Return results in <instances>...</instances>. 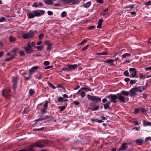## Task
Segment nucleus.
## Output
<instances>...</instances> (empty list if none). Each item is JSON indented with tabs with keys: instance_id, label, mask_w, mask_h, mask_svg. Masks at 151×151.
<instances>
[{
	"instance_id": "obj_1",
	"label": "nucleus",
	"mask_w": 151,
	"mask_h": 151,
	"mask_svg": "<svg viewBox=\"0 0 151 151\" xmlns=\"http://www.w3.org/2000/svg\"><path fill=\"white\" fill-rule=\"evenodd\" d=\"M129 96V92L124 90H123L120 93H117L116 95L111 94L106 97L111 99L109 101L111 103L113 102L114 104L116 103L117 102L116 100L118 99L120 101L125 104L126 101H129V98L127 97Z\"/></svg>"
},
{
	"instance_id": "obj_2",
	"label": "nucleus",
	"mask_w": 151,
	"mask_h": 151,
	"mask_svg": "<svg viewBox=\"0 0 151 151\" xmlns=\"http://www.w3.org/2000/svg\"><path fill=\"white\" fill-rule=\"evenodd\" d=\"M45 11L42 10L34 11L32 12H29L27 14L28 19H32L35 17H38L44 14Z\"/></svg>"
},
{
	"instance_id": "obj_3",
	"label": "nucleus",
	"mask_w": 151,
	"mask_h": 151,
	"mask_svg": "<svg viewBox=\"0 0 151 151\" xmlns=\"http://www.w3.org/2000/svg\"><path fill=\"white\" fill-rule=\"evenodd\" d=\"M42 141H39L33 144L30 146L29 148L26 149V151H35L33 150V147H40L41 148L43 147L45 145L42 144Z\"/></svg>"
},
{
	"instance_id": "obj_4",
	"label": "nucleus",
	"mask_w": 151,
	"mask_h": 151,
	"mask_svg": "<svg viewBox=\"0 0 151 151\" xmlns=\"http://www.w3.org/2000/svg\"><path fill=\"white\" fill-rule=\"evenodd\" d=\"M34 32L35 31L33 30H30L28 33L23 34L22 37L25 39L30 38L34 36Z\"/></svg>"
},
{
	"instance_id": "obj_5",
	"label": "nucleus",
	"mask_w": 151,
	"mask_h": 151,
	"mask_svg": "<svg viewBox=\"0 0 151 151\" xmlns=\"http://www.w3.org/2000/svg\"><path fill=\"white\" fill-rule=\"evenodd\" d=\"M87 98L89 100L96 102L97 103L101 101V99L97 96H92L90 95H88Z\"/></svg>"
},
{
	"instance_id": "obj_6",
	"label": "nucleus",
	"mask_w": 151,
	"mask_h": 151,
	"mask_svg": "<svg viewBox=\"0 0 151 151\" xmlns=\"http://www.w3.org/2000/svg\"><path fill=\"white\" fill-rule=\"evenodd\" d=\"M129 71L131 73L129 77L132 78H138V76L137 75V72L136 69L135 68H130Z\"/></svg>"
},
{
	"instance_id": "obj_7",
	"label": "nucleus",
	"mask_w": 151,
	"mask_h": 151,
	"mask_svg": "<svg viewBox=\"0 0 151 151\" xmlns=\"http://www.w3.org/2000/svg\"><path fill=\"white\" fill-rule=\"evenodd\" d=\"M2 95L4 97L8 98L10 96V93L11 92V90L8 88L2 90Z\"/></svg>"
},
{
	"instance_id": "obj_8",
	"label": "nucleus",
	"mask_w": 151,
	"mask_h": 151,
	"mask_svg": "<svg viewBox=\"0 0 151 151\" xmlns=\"http://www.w3.org/2000/svg\"><path fill=\"white\" fill-rule=\"evenodd\" d=\"M39 67L37 66L33 67L29 71V76L30 77H31L32 76L33 74V73L37 71Z\"/></svg>"
},
{
	"instance_id": "obj_9",
	"label": "nucleus",
	"mask_w": 151,
	"mask_h": 151,
	"mask_svg": "<svg viewBox=\"0 0 151 151\" xmlns=\"http://www.w3.org/2000/svg\"><path fill=\"white\" fill-rule=\"evenodd\" d=\"M24 48L25 52L27 54H30L33 52V50L29 45H27V47H24Z\"/></svg>"
},
{
	"instance_id": "obj_10",
	"label": "nucleus",
	"mask_w": 151,
	"mask_h": 151,
	"mask_svg": "<svg viewBox=\"0 0 151 151\" xmlns=\"http://www.w3.org/2000/svg\"><path fill=\"white\" fill-rule=\"evenodd\" d=\"M18 78L17 77L14 78L12 81L13 82V91H15L17 87Z\"/></svg>"
},
{
	"instance_id": "obj_11",
	"label": "nucleus",
	"mask_w": 151,
	"mask_h": 151,
	"mask_svg": "<svg viewBox=\"0 0 151 151\" xmlns=\"http://www.w3.org/2000/svg\"><path fill=\"white\" fill-rule=\"evenodd\" d=\"M48 102L47 101H45V104L44 105L43 108L41 109L40 110L42 113H44L46 112V110L48 107Z\"/></svg>"
},
{
	"instance_id": "obj_12",
	"label": "nucleus",
	"mask_w": 151,
	"mask_h": 151,
	"mask_svg": "<svg viewBox=\"0 0 151 151\" xmlns=\"http://www.w3.org/2000/svg\"><path fill=\"white\" fill-rule=\"evenodd\" d=\"M50 118V120H52L54 119L53 117V116H52L51 115H50V116H45L43 118H42L40 119H37V120H35V121L38 122L39 121H42V120H44L49 119Z\"/></svg>"
},
{
	"instance_id": "obj_13",
	"label": "nucleus",
	"mask_w": 151,
	"mask_h": 151,
	"mask_svg": "<svg viewBox=\"0 0 151 151\" xmlns=\"http://www.w3.org/2000/svg\"><path fill=\"white\" fill-rule=\"evenodd\" d=\"M144 140L143 139H138L132 142H135L136 144L138 145H142L144 143Z\"/></svg>"
},
{
	"instance_id": "obj_14",
	"label": "nucleus",
	"mask_w": 151,
	"mask_h": 151,
	"mask_svg": "<svg viewBox=\"0 0 151 151\" xmlns=\"http://www.w3.org/2000/svg\"><path fill=\"white\" fill-rule=\"evenodd\" d=\"M127 143H123L121 145V147L119 149V150L122 151L128 148Z\"/></svg>"
},
{
	"instance_id": "obj_15",
	"label": "nucleus",
	"mask_w": 151,
	"mask_h": 151,
	"mask_svg": "<svg viewBox=\"0 0 151 151\" xmlns=\"http://www.w3.org/2000/svg\"><path fill=\"white\" fill-rule=\"evenodd\" d=\"M45 44L47 45V50H50L51 49L52 44L49 41H47L45 42Z\"/></svg>"
},
{
	"instance_id": "obj_16",
	"label": "nucleus",
	"mask_w": 151,
	"mask_h": 151,
	"mask_svg": "<svg viewBox=\"0 0 151 151\" xmlns=\"http://www.w3.org/2000/svg\"><path fill=\"white\" fill-rule=\"evenodd\" d=\"M104 20L102 19H100L98 22V25L97 27L98 29H100L101 28V25Z\"/></svg>"
},
{
	"instance_id": "obj_17",
	"label": "nucleus",
	"mask_w": 151,
	"mask_h": 151,
	"mask_svg": "<svg viewBox=\"0 0 151 151\" xmlns=\"http://www.w3.org/2000/svg\"><path fill=\"white\" fill-rule=\"evenodd\" d=\"M130 93H129V95L130 94L131 96L135 95L136 93V91L134 90V88H132L130 91Z\"/></svg>"
},
{
	"instance_id": "obj_18",
	"label": "nucleus",
	"mask_w": 151,
	"mask_h": 151,
	"mask_svg": "<svg viewBox=\"0 0 151 151\" xmlns=\"http://www.w3.org/2000/svg\"><path fill=\"white\" fill-rule=\"evenodd\" d=\"M58 102H65V101H68V100L67 99H64V98L63 97L60 96L59 97L58 99Z\"/></svg>"
},
{
	"instance_id": "obj_19",
	"label": "nucleus",
	"mask_w": 151,
	"mask_h": 151,
	"mask_svg": "<svg viewBox=\"0 0 151 151\" xmlns=\"http://www.w3.org/2000/svg\"><path fill=\"white\" fill-rule=\"evenodd\" d=\"M68 66L69 67L68 68H69V69L70 68L74 70L78 67V65L77 64H76L72 65H68Z\"/></svg>"
},
{
	"instance_id": "obj_20",
	"label": "nucleus",
	"mask_w": 151,
	"mask_h": 151,
	"mask_svg": "<svg viewBox=\"0 0 151 151\" xmlns=\"http://www.w3.org/2000/svg\"><path fill=\"white\" fill-rule=\"evenodd\" d=\"M110 104L111 103L109 101L106 104H104L103 105L104 106V109L105 110H106L108 109H109L110 108Z\"/></svg>"
},
{
	"instance_id": "obj_21",
	"label": "nucleus",
	"mask_w": 151,
	"mask_h": 151,
	"mask_svg": "<svg viewBox=\"0 0 151 151\" xmlns=\"http://www.w3.org/2000/svg\"><path fill=\"white\" fill-rule=\"evenodd\" d=\"M68 105V103H66L65 104V105L63 106H62L60 107H59V108L60 109V111H63L64 109H65Z\"/></svg>"
},
{
	"instance_id": "obj_22",
	"label": "nucleus",
	"mask_w": 151,
	"mask_h": 151,
	"mask_svg": "<svg viewBox=\"0 0 151 151\" xmlns=\"http://www.w3.org/2000/svg\"><path fill=\"white\" fill-rule=\"evenodd\" d=\"M91 4V1H89L86 3L83 4V6L84 7L86 8H88L89 7Z\"/></svg>"
},
{
	"instance_id": "obj_23",
	"label": "nucleus",
	"mask_w": 151,
	"mask_h": 151,
	"mask_svg": "<svg viewBox=\"0 0 151 151\" xmlns=\"http://www.w3.org/2000/svg\"><path fill=\"white\" fill-rule=\"evenodd\" d=\"M45 3L47 4H52L53 2L52 0H45L44 1Z\"/></svg>"
},
{
	"instance_id": "obj_24",
	"label": "nucleus",
	"mask_w": 151,
	"mask_h": 151,
	"mask_svg": "<svg viewBox=\"0 0 151 151\" xmlns=\"http://www.w3.org/2000/svg\"><path fill=\"white\" fill-rule=\"evenodd\" d=\"M143 124L145 126H151V122H149L145 120L143 121Z\"/></svg>"
},
{
	"instance_id": "obj_25",
	"label": "nucleus",
	"mask_w": 151,
	"mask_h": 151,
	"mask_svg": "<svg viewBox=\"0 0 151 151\" xmlns=\"http://www.w3.org/2000/svg\"><path fill=\"white\" fill-rule=\"evenodd\" d=\"M131 56V54L130 53H126L124 54L122 56V57L123 58H125L127 57H129Z\"/></svg>"
},
{
	"instance_id": "obj_26",
	"label": "nucleus",
	"mask_w": 151,
	"mask_h": 151,
	"mask_svg": "<svg viewBox=\"0 0 151 151\" xmlns=\"http://www.w3.org/2000/svg\"><path fill=\"white\" fill-rule=\"evenodd\" d=\"M62 1L63 4H67L72 2V0H62Z\"/></svg>"
},
{
	"instance_id": "obj_27",
	"label": "nucleus",
	"mask_w": 151,
	"mask_h": 151,
	"mask_svg": "<svg viewBox=\"0 0 151 151\" xmlns=\"http://www.w3.org/2000/svg\"><path fill=\"white\" fill-rule=\"evenodd\" d=\"M134 90L136 91V92H142V90H141L140 86L134 88Z\"/></svg>"
},
{
	"instance_id": "obj_28",
	"label": "nucleus",
	"mask_w": 151,
	"mask_h": 151,
	"mask_svg": "<svg viewBox=\"0 0 151 151\" xmlns=\"http://www.w3.org/2000/svg\"><path fill=\"white\" fill-rule=\"evenodd\" d=\"M97 55H108V52H101L97 53Z\"/></svg>"
},
{
	"instance_id": "obj_29",
	"label": "nucleus",
	"mask_w": 151,
	"mask_h": 151,
	"mask_svg": "<svg viewBox=\"0 0 151 151\" xmlns=\"http://www.w3.org/2000/svg\"><path fill=\"white\" fill-rule=\"evenodd\" d=\"M43 47L42 46H36L34 47V48H37L38 50L41 51L43 49Z\"/></svg>"
},
{
	"instance_id": "obj_30",
	"label": "nucleus",
	"mask_w": 151,
	"mask_h": 151,
	"mask_svg": "<svg viewBox=\"0 0 151 151\" xmlns=\"http://www.w3.org/2000/svg\"><path fill=\"white\" fill-rule=\"evenodd\" d=\"M99 106H94L92 107L91 110L92 111H93L97 110L99 109Z\"/></svg>"
},
{
	"instance_id": "obj_31",
	"label": "nucleus",
	"mask_w": 151,
	"mask_h": 151,
	"mask_svg": "<svg viewBox=\"0 0 151 151\" xmlns=\"http://www.w3.org/2000/svg\"><path fill=\"white\" fill-rule=\"evenodd\" d=\"M34 93H35V92H34V90H33L32 89H29V96H32Z\"/></svg>"
},
{
	"instance_id": "obj_32",
	"label": "nucleus",
	"mask_w": 151,
	"mask_h": 151,
	"mask_svg": "<svg viewBox=\"0 0 151 151\" xmlns=\"http://www.w3.org/2000/svg\"><path fill=\"white\" fill-rule=\"evenodd\" d=\"M9 39L10 42H13L15 41L16 39L12 36H10L9 37Z\"/></svg>"
},
{
	"instance_id": "obj_33",
	"label": "nucleus",
	"mask_w": 151,
	"mask_h": 151,
	"mask_svg": "<svg viewBox=\"0 0 151 151\" xmlns=\"http://www.w3.org/2000/svg\"><path fill=\"white\" fill-rule=\"evenodd\" d=\"M114 62V60L113 59H109L107 60H105L104 61V63H113Z\"/></svg>"
},
{
	"instance_id": "obj_34",
	"label": "nucleus",
	"mask_w": 151,
	"mask_h": 151,
	"mask_svg": "<svg viewBox=\"0 0 151 151\" xmlns=\"http://www.w3.org/2000/svg\"><path fill=\"white\" fill-rule=\"evenodd\" d=\"M73 2V4H78L80 1L79 0H72V2Z\"/></svg>"
},
{
	"instance_id": "obj_35",
	"label": "nucleus",
	"mask_w": 151,
	"mask_h": 151,
	"mask_svg": "<svg viewBox=\"0 0 151 151\" xmlns=\"http://www.w3.org/2000/svg\"><path fill=\"white\" fill-rule=\"evenodd\" d=\"M67 16V13L66 12L64 11L61 14V16L62 17H64Z\"/></svg>"
},
{
	"instance_id": "obj_36",
	"label": "nucleus",
	"mask_w": 151,
	"mask_h": 151,
	"mask_svg": "<svg viewBox=\"0 0 151 151\" xmlns=\"http://www.w3.org/2000/svg\"><path fill=\"white\" fill-rule=\"evenodd\" d=\"M124 75L127 77L129 76V73L127 70H126L124 71Z\"/></svg>"
},
{
	"instance_id": "obj_37",
	"label": "nucleus",
	"mask_w": 151,
	"mask_h": 151,
	"mask_svg": "<svg viewBox=\"0 0 151 151\" xmlns=\"http://www.w3.org/2000/svg\"><path fill=\"white\" fill-rule=\"evenodd\" d=\"M19 48H16L15 49L13 48V49L11 50V52L12 53H16V52H17Z\"/></svg>"
},
{
	"instance_id": "obj_38",
	"label": "nucleus",
	"mask_w": 151,
	"mask_h": 151,
	"mask_svg": "<svg viewBox=\"0 0 151 151\" xmlns=\"http://www.w3.org/2000/svg\"><path fill=\"white\" fill-rule=\"evenodd\" d=\"M27 45H29L31 47V48H32L33 47L35 46V43L34 42H32L30 43H28Z\"/></svg>"
},
{
	"instance_id": "obj_39",
	"label": "nucleus",
	"mask_w": 151,
	"mask_h": 151,
	"mask_svg": "<svg viewBox=\"0 0 151 151\" xmlns=\"http://www.w3.org/2000/svg\"><path fill=\"white\" fill-rule=\"evenodd\" d=\"M137 81L136 80H130V83L131 85H132L135 83Z\"/></svg>"
},
{
	"instance_id": "obj_40",
	"label": "nucleus",
	"mask_w": 151,
	"mask_h": 151,
	"mask_svg": "<svg viewBox=\"0 0 151 151\" xmlns=\"http://www.w3.org/2000/svg\"><path fill=\"white\" fill-rule=\"evenodd\" d=\"M44 35L42 33L40 34L39 35L38 38L39 40H40L44 37Z\"/></svg>"
},
{
	"instance_id": "obj_41",
	"label": "nucleus",
	"mask_w": 151,
	"mask_h": 151,
	"mask_svg": "<svg viewBox=\"0 0 151 151\" xmlns=\"http://www.w3.org/2000/svg\"><path fill=\"white\" fill-rule=\"evenodd\" d=\"M48 85L50 87L52 88L53 89H55L56 88L52 84L50 83V82L48 83Z\"/></svg>"
},
{
	"instance_id": "obj_42",
	"label": "nucleus",
	"mask_w": 151,
	"mask_h": 151,
	"mask_svg": "<svg viewBox=\"0 0 151 151\" xmlns=\"http://www.w3.org/2000/svg\"><path fill=\"white\" fill-rule=\"evenodd\" d=\"M147 83L146 84V85L143 86H140L141 89L142 90H144L145 89H146L147 88Z\"/></svg>"
},
{
	"instance_id": "obj_43",
	"label": "nucleus",
	"mask_w": 151,
	"mask_h": 151,
	"mask_svg": "<svg viewBox=\"0 0 151 151\" xmlns=\"http://www.w3.org/2000/svg\"><path fill=\"white\" fill-rule=\"evenodd\" d=\"M140 112H141L142 113H144L146 112V110L145 108H139Z\"/></svg>"
},
{
	"instance_id": "obj_44",
	"label": "nucleus",
	"mask_w": 151,
	"mask_h": 151,
	"mask_svg": "<svg viewBox=\"0 0 151 151\" xmlns=\"http://www.w3.org/2000/svg\"><path fill=\"white\" fill-rule=\"evenodd\" d=\"M87 40L86 39H84L83 40L81 43L79 44V45H81L84 44V43L86 42Z\"/></svg>"
},
{
	"instance_id": "obj_45",
	"label": "nucleus",
	"mask_w": 151,
	"mask_h": 151,
	"mask_svg": "<svg viewBox=\"0 0 151 151\" xmlns=\"http://www.w3.org/2000/svg\"><path fill=\"white\" fill-rule=\"evenodd\" d=\"M95 28V26H90L88 27V29L89 30H92L94 29Z\"/></svg>"
},
{
	"instance_id": "obj_46",
	"label": "nucleus",
	"mask_w": 151,
	"mask_h": 151,
	"mask_svg": "<svg viewBox=\"0 0 151 151\" xmlns=\"http://www.w3.org/2000/svg\"><path fill=\"white\" fill-rule=\"evenodd\" d=\"M139 112H140V110L139 109H134V113L135 114H138Z\"/></svg>"
},
{
	"instance_id": "obj_47",
	"label": "nucleus",
	"mask_w": 151,
	"mask_h": 151,
	"mask_svg": "<svg viewBox=\"0 0 151 151\" xmlns=\"http://www.w3.org/2000/svg\"><path fill=\"white\" fill-rule=\"evenodd\" d=\"M89 46V45H87L86 46L82 48V50L84 51V50H87Z\"/></svg>"
},
{
	"instance_id": "obj_48",
	"label": "nucleus",
	"mask_w": 151,
	"mask_h": 151,
	"mask_svg": "<svg viewBox=\"0 0 151 151\" xmlns=\"http://www.w3.org/2000/svg\"><path fill=\"white\" fill-rule=\"evenodd\" d=\"M149 141H151V137H147L145 139V141L148 142Z\"/></svg>"
},
{
	"instance_id": "obj_49",
	"label": "nucleus",
	"mask_w": 151,
	"mask_h": 151,
	"mask_svg": "<svg viewBox=\"0 0 151 151\" xmlns=\"http://www.w3.org/2000/svg\"><path fill=\"white\" fill-rule=\"evenodd\" d=\"M45 129V128L42 127L40 129H34L33 131H40V130H42Z\"/></svg>"
},
{
	"instance_id": "obj_50",
	"label": "nucleus",
	"mask_w": 151,
	"mask_h": 151,
	"mask_svg": "<svg viewBox=\"0 0 151 151\" xmlns=\"http://www.w3.org/2000/svg\"><path fill=\"white\" fill-rule=\"evenodd\" d=\"M50 64V63L48 61H45L44 62V65L45 66L48 65Z\"/></svg>"
},
{
	"instance_id": "obj_51",
	"label": "nucleus",
	"mask_w": 151,
	"mask_h": 151,
	"mask_svg": "<svg viewBox=\"0 0 151 151\" xmlns=\"http://www.w3.org/2000/svg\"><path fill=\"white\" fill-rule=\"evenodd\" d=\"M19 53L21 56H24L25 55L24 52L23 51H20Z\"/></svg>"
},
{
	"instance_id": "obj_52",
	"label": "nucleus",
	"mask_w": 151,
	"mask_h": 151,
	"mask_svg": "<svg viewBox=\"0 0 151 151\" xmlns=\"http://www.w3.org/2000/svg\"><path fill=\"white\" fill-rule=\"evenodd\" d=\"M6 20V18L5 17L0 18V22H2Z\"/></svg>"
},
{
	"instance_id": "obj_53",
	"label": "nucleus",
	"mask_w": 151,
	"mask_h": 151,
	"mask_svg": "<svg viewBox=\"0 0 151 151\" xmlns=\"http://www.w3.org/2000/svg\"><path fill=\"white\" fill-rule=\"evenodd\" d=\"M145 5L146 6H150L151 5V1H148L145 4Z\"/></svg>"
},
{
	"instance_id": "obj_54",
	"label": "nucleus",
	"mask_w": 151,
	"mask_h": 151,
	"mask_svg": "<svg viewBox=\"0 0 151 151\" xmlns=\"http://www.w3.org/2000/svg\"><path fill=\"white\" fill-rule=\"evenodd\" d=\"M139 78L140 79H144L145 78L144 77V76L143 75V74L142 73H140L139 74Z\"/></svg>"
},
{
	"instance_id": "obj_55",
	"label": "nucleus",
	"mask_w": 151,
	"mask_h": 151,
	"mask_svg": "<svg viewBox=\"0 0 151 151\" xmlns=\"http://www.w3.org/2000/svg\"><path fill=\"white\" fill-rule=\"evenodd\" d=\"M84 88V90H88L89 91H91V90L90 89V88H88V86H86L85 87H83Z\"/></svg>"
},
{
	"instance_id": "obj_56",
	"label": "nucleus",
	"mask_w": 151,
	"mask_h": 151,
	"mask_svg": "<svg viewBox=\"0 0 151 151\" xmlns=\"http://www.w3.org/2000/svg\"><path fill=\"white\" fill-rule=\"evenodd\" d=\"M47 14L51 16L53 15V13L52 12L49 11L47 12Z\"/></svg>"
},
{
	"instance_id": "obj_57",
	"label": "nucleus",
	"mask_w": 151,
	"mask_h": 151,
	"mask_svg": "<svg viewBox=\"0 0 151 151\" xmlns=\"http://www.w3.org/2000/svg\"><path fill=\"white\" fill-rule=\"evenodd\" d=\"M81 95L82 97H84L86 95V93L85 92L83 91L82 92V93H81Z\"/></svg>"
},
{
	"instance_id": "obj_58",
	"label": "nucleus",
	"mask_w": 151,
	"mask_h": 151,
	"mask_svg": "<svg viewBox=\"0 0 151 151\" xmlns=\"http://www.w3.org/2000/svg\"><path fill=\"white\" fill-rule=\"evenodd\" d=\"M32 6L35 7H38V4H37L36 3H35L33 4L32 5Z\"/></svg>"
},
{
	"instance_id": "obj_59",
	"label": "nucleus",
	"mask_w": 151,
	"mask_h": 151,
	"mask_svg": "<svg viewBox=\"0 0 151 151\" xmlns=\"http://www.w3.org/2000/svg\"><path fill=\"white\" fill-rule=\"evenodd\" d=\"M73 103L76 106H78L79 104V103L78 102L76 101H74Z\"/></svg>"
},
{
	"instance_id": "obj_60",
	"label": "nucleus",
	"mask_w": 151,
	"mask_h": 151,
	"mask_svg": "<svg viewBox=\"0 0 151 151\" xmlns=\"http://www.w3.org/2000/svg\"><path fill=\"white\" fill-rule=\"evenodd\" d=\"M97 120H98L97 119H91V121L92 122H97Z\"/></svg>"
},
{
	"instance_id": "obj_61",
	"label": "nucleus",
	"mask_w": 151,
	"mask_h": 151,
	"mask_svg": "<svg viewBox=\"0 0 151 151\" xmlns=\"http://www.w3.org/2000/svg\"><path fill=\"white\" fill-rule=\"evenodd\" d=\"M69 70V68H62V70L63 71H65L66 70Z\"/></svg>"
},
{
	"instance_id": "obj_62",
	"label": "nucleus",
	"mask_w": 151,
	"mask_h": 151,
	"mask_svg": "<svg viewBox=\"0 0 151 151\" xmlns=\"http://www.w3.org/2000/svg\"><path fill=\"white\" fill-rule=\"evenodd\" d=\"M108 14L109 13H105V12H104L103 11L101 14V15L103 16H104L106 15V14Z\"/></svg>"
},
{
	"instance_id": "obj_63",
	"label": "nucleus",
	"mask_w": 151,
	"mask_h": 151,
	"mask_svg": "<svg viewBox=\"0 0 151 151\" xmlns=\"http://www.w3.org/2000/svg\"><path fill=\"white\" fill-rule=\"evenodd\" d=\"M96 2L97 3H100V4H102L104 2L103 0H97Z\"/></svg>"
},
{
	"instance_id": "obj_64",
	"label": "nucleus",
	"mask_w": 151,
	"mask_h": 151,
	"mask_svg": "<svg viewBox=\"0 0 151 151\" xmlns=\"http://www.w3.org/2000/svg\"><path fill=\"white\" fill-rule=\"evenodd\" d=\"M130 79L129 78H126L124 79V81L126 82H127L129 81H130Z\"/></svg>"
}]
</instances>
